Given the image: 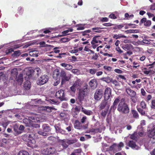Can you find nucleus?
Wrapping results in <instances>:
<instances>
[{
  "label": "nucleus",
  "mask_w": 155,
  "mask_h": 155,
  "mask_svg": "<svg viewBox=\"0 0 155 155\" xmlns=\"http://www.w3.org/2000/svg\"><path fill=\"white\" fill-rule=\"evenodd\" d=\"M87 118L86 116H84L83 117L81 120V122L82 123H84L86 120Z\"/></svg>",
  "instance_id": "774afa93"
},
{
  "label": "nucleus",
  "mask_w": 155,
  "mask_h": 155,
  "mask_svg": "<svg viewBox=\"0 0 155 155\" xmlns=\"http://www.w3.org/2000/svg\"><path fill=\"white\" fill-rule=\"evenodd\" d=\"M113 38L117 39H120V38H126V36L122 34H119L118 35L115 34L113 36Z\"/></svg>",
  "instance_id": "c756f323"
},
{
  "label": "nucleus",
  "mask_w": 155,
  "mask_h": 155,
  "mask_svg": "<svg viewBox=\"0 0 155 155\" xmlns=\"http://www.w3.org/2000/svg\"><path fill=\"white\" fill-rule=\"evenodd\" d=\"M76 88H77L74 87L73 85L70 87L71 90L74 92H75Z\"/></svg>",
  "instance_id": "338daca9"
},
{
  "label": "nucleus",
  "mask_w": 155,
  "mask_h": 155,
  "mask_svg": "<svg viewBox=\"0 0 155 155\" xmlns=\"http://www.w3.org/2000/svg\"><path fill=\"white\" fill-rule=\"evenodd\" d=\"M140 106L143 109H146V105L145 102L143 101H142L141 102Z\"/></svg>",
  "instance_id": "8fccbe9b"
},
{
  "label": "nucleus",
  "mask_w": 155,
  "mask_h": 155,
  "mask_svg": "<svg viewBox=\"0 0 155 155\" xmlns=\"http://www.w3.org/2000/svg\"><path fill=\"white\" fill-rule=\"evenodd\" d=\"M137 30L130 29L128 30L125 31V32L126 34H129L131 33H134L137 32Z\"/></svg>",
  "instance_id": "a19ab883"
},
{
  "label": "nucleus",
  "mask_w": 155,
  "mask_h": 155,
  "mask_svg": "<svg viewBox=\"0 0 155 155\" xmlns=\"http://www.w3.org/2000/svg\"><path fill=\"white\" fill-rule=\"evenodd\" d=\"M60 143L62 145L64 148H66L68 146V144L67 143V140H61L60 141Z\"/></svg>",
  "instance_id": "cd10ccee"
},
{
  "label": "nucleus",
  "mask_w": 155,
  "mask_h": 155,
  "mask_svg": "<svg viewBox=\"0 0 155 155\" xmlns=\"http://www.w3.org/2000/svg\"><path fill=\"white\" fill-rule=\"evenodd\" d=\"M115 50L119 53H121L123 52V51L119 47H116L115 48Z\"/></svg>",
  "instance_id": "e2e57ef3"
},
{
  "label": "nucleus",
  "mask_w": 155,
  "mask_h": 155,
  "mask_svg": "<svg viewBox=\"0 0 155 155\" xmlns=\"http://www.w3.org/2000/svg\"><path fill=\"white\" fill-rule=\"evenodd\" d=\"M32 102L33 103L35 102L36 104H40L41 103V100L39 99L38 101L36 99H34L32 101Z\"/></svg>",
  "instance_id": "4d7b16f0"
},
{
  "label": "nucleus",
  "mask_w": 155,
  "mask_h": 155,
  "mask_svg": "<svg viewBox=\"0 0 155 155\" xmlns=\"http://www.w3.org/2000/svg\"><path fill=\"white\" fill-rule=\"evenodd\" d=\"M97 71V70L95 68L90 69L89 70V72L91 74L94 75L96 73Z\"/></svg>",
  "instance_id": "37998d69"
},
{
  "label": "nucleus",
  "mask_w": 155,
  "mask_h": 155,
  "mask_svg": "<svg viewBox=\"0 0 155 155\" xmlns=\"http://www.w3.org/2000/svg\"><path fill=\"white\" fill-rule=\"evenodd\" d=\"M117 110L124 114H127L129 112V109L127 104L122 102L120 103L119 104Z\"/></svg>",
  "instance_id": "7ed1b4c3"
},
{
  "label": "nucleus",
  "mask_w": 155,
  "mask_h": 155,
  "mask_svg": "<svg viewBox=\"0 0 155 155\" xmlns=\"http://www.w3.org/2000/svg\"><path fill=\"white\" fill-rule=\"evenodd\" d=\"M81 84V80L79 79H77L76 81H75L73 85L76 88H78L80 85Z\"/></svg>",
  "instance_id": "72a5a7b5"
},
{
  "label": "nucleus",
  "mask_w": 155,
  "mask_h": 155,
  "mask_svg": "<svg viewBox=\"0 0 155 155\" xmlns=\"http://www.w3.org/2000/svg\"><path fill=\"white\" fill-rule=\"evenodd\" d=\"M124 27L122 25H120L115 26L114 28V29H121Z\"/></svg>",
  "instance_id": "0e129e2a"
},
{
  "label": "nucleus",
  "mask_w": 155,
  "mask_h": 155,
  "mask_svg": "<svg viewBox=\"0 0 155 155\" xmlns=\"http://www.w3.org/2000/svg\"><path fill=\"white\" fill-rule=\"evenodd\" d=\"M110 150H112L114 153L119 151L121 150L119 146L116 144H114L110 147Z\"/></svg>",
  "instance_id": "f8f14e48"
},
{
  "label": "nucleus",
  "mask_w": 155,
  "mask_h": 155,
  "mask_svg": "<svg viewBox=\"0 0 155 155\" xmlns=\"http://www.w3.org/2000/svg\"><path fill=\"white\" fill-rule=\"evenodd\" d=\"M100 80L102 81H105L106 83L108 84L111 82L112 80V78L109 76H107L106 78H101Z\"/></svg>",
  "instance_id": "412c9836"
},
{
  "label": "nucleus",
  "mask_w": 155,
  "mask_h": 155,
  "mask_svg": "<svg viewBox=\"0 0 155 155\" xmlns=\"http://www.w3.org/2000/svg\"><path fill=\"white\" fill-rule=\"evenodd\" d=\"M18 155H29V154L26 151L21 150L18 152Z\"/></svg>",
  "instance_id": "58836bf2"
},
{
  "label": "nucleus",
  "mask_w": 155,
  "mask_h": 155,
  "mask_svg": "<svg viewBox=\"0 0 155 155\" xmlns=\"http://www.w3.org/2000/svg\"><path fill=\"white\" fill-rule=\"evenodd\" d=\"M71 71L74 74L78 75L79 74V71L77 69H73Z\"/></svg>",
  "instance_id": "3c124183"
},
{
  "label": "nucleus",
  "mask_w": 155,
  "mask_h": 155,
  "mask_svg": "<svg viewBox=\"0 0 155 155\" xmlns=\"http://www.w3.org/2000/svg\"><path fill=\"white\" fill-rule=\"evenodd\" d=\"M90 86L92 89H95L97 85V81L96 79H93L91 80L89 82Z\"/></svg>",
  "instance_id": "9d476101"
},
{
  "label": "nucleus",
  "mask_w": 155,
  "mask_h": 155,
  "mask_svg": "<svg viewBox=\"0 0 155 155\" xmlns=\"http://www.w3.org/2000/svg\"><path fill=\"white\" fill-rule=\"evenodd\" d=\"M90 131L92 132L97 133L98 132H101V129L100 128H96V129H91Z\"/></svg>",
  "instance_id": "ea45409f"
},
{
  "label": "nucleus",
  "mask_w": 155,
  "mask_h": 155,
  "mask_svg": "<svg viewBox=\"0 0 155 155\" xmlns=\"http://www.w3.org/2000/svg\"><path fill=\"white\" fill-rule=\"evenodd\" d=\"M116 86H118L119 84V82L116 80H113L112 78V80L111 82Z\"/></svg>",
  "instance_id": "603ef678"
},
{
  "label": "nucleus",
  "mask_w": 155,
  "mask_h": 155,
  "mask_svg": "<svg viewBox=\"0 0 155 155\" xmlns=\"http://www.w3.org/2000/svg\"><path fill=\"white\" fill-rule=\"evenodd\" d=\"M11 72L12 74H14L15 75H17L18 73L17 70L16 68L13 69L12 71Z\"/></svg>",
  "instance_id": "680f3d73"
},
{
  "label": "nucleus",
  "mask_w": 155,
  "mask_h": 155,
  "mask_svg": "<svg viewBox=\"0 0 155 155\" xmlns=\"http://www.w3.org/2000/svg\"><path fill=\"white\" fill-rule=\"evenodd\" d=\"M60 65L62 67L64 68L67 70H70L72 68V66L70 64H67L65 63H62L60 64Z\"/></svg>",
  "instance_id": "6ab92c4d"
},
{
  "label": "nucleus",
  "mask_w": 155,
  "mask_h": 155,
  "mask_svg": "<svg viewBox=\"0 0 155 155\" xmlns=\"http://www.w3.org/2000/svg\"><path fill=\"white\" fill-rule=\"evenodd\" d=\"M60 74L61 77L62 78H63L66 75V74L65 72L64 71L62 70L61 71Z\"/></svg>",
  "instance_id": "5fc2aeb1"
},
{
  "label": "nucleus",
  "mask_w": 155,
  "mask_h": 155,
  "mask_svg": "<svg viewBox=\"0 0 155 155\" xmlns=\"http://www.w3.org/2000/svg\"><path fill=\"white\" fill-rule=\"evenodd\" d=\"M120 97H118L115 100L113 103V105L112 106V107L113 108H116L117 105L120 101Z\"/></svg>",
  "instance_id": "2f4dec72"
},
{
  "label": "nucleus",
  "mask_w": 155,
  "mask_h": 155,
  "mask_svg": "<svg viewBox=\"0 0 155 155\" xmlns=\"http://www.w3.org/2000/svg\"><path fill=\"white\" fill-rule=\"evenodd\" d=\"M55 96L59 98L61 101L65 99L64 91L62 90H60L57 92Z\"/></svg>",
  "instance_id": "0eeeda50"
},
{
  "label": "nucleus",
  "mask_w": 155,
  "mask_h": 155,
  "mask_svg": "<svg viewBox=\"0 0 155 155\" xmlns=\"http://www.w3.org/2000/svg\"><path fill=\"white\" fill-rule=\"evenodd\" d=\"M55 128L57 133H59L62 134H65V131L62 129L59 126L56 125L55 126Z\"/></svg>",
  "instance_id": "aec40b11"
},
{
  "label": "nucleus",
  "mask_w": 155,
  "mask_h": 155,
  "mask_svg": "<svg viewBox=\"0 0 155 155\" xmlns=\"http://www.w3.org/2000/svg\"><path fill=\"white\" fill-rule=\"evenodd\" d=\"M48 80V77L47 75H42L38 78L37 81V83L39 85H42L46 83Z\"/></svg>",
  "instance_id": "20e7f679"
},
{
  "label": "nucleus",
  "mask_w": 155,
  "mask_h": 155,
  "mask_svg": "<svg viewBox=\"0 0 155 155\" xmlns=\"http://www.w3.org/2000/svg\"><path fill=\"white\" fill-rule=\"evenodd\" d=\"M41 120V117L39 115L35 114L32 116L29 117L28 118H25L23 120V122L26 126L35 127V125H38L35 123L39 122Z\"/></svg>",
  "instance_id": "f03ea898"
},
{
  "label": "nucleus",
  "mask_w": 155,
  "mask_h": 155,
  "mask_svg": "<svg viewBox=\"0 0 155 155\" xmlns=\"http://www.w3.org/2000/svg\"><path fill=\"white\" fill-rule=\"evenodd\" d=\"M38 52L37 51H33L29 52V54L31 56L37 57L38 56Z\"/></svg>",
  "instance_id": "bb28decb"
},
{
  "label": "nucleus",
  "mask_w": 155,
  "mask_h": 155,
  "mask_svg": "<svg viewBox=\"0 0 155 155\" xmlns=\"http://www.w3.org/2000/svg\"><path fill=\"white\" fill-rule=\"evenodd\" d=\"M16 81L17 82L18 84L21 85L23 81V75L22 74H20L18 77L16 78Z\"/></svg>",
  "instance_id": "a211bd4d"
},
{
  "label": "nucleus",
  "mask_w": 155,
  "mask_h": 155,
  "mask_svg": "<svg viewBox=\"0 0 155 155\" xmlns=\"http://www.w3.org/2000/svg\"><path fill=\"white\" fill-rule=\"evenodd\" d=\"M81 111L84 114L87 115H91L93 114V112L91 111L85 109L83 107L81 108Z\"/></svg>",
  "instance_id": "5701e85b"
},
{
  "label": "nucleus",
  "mask_w": 155,
  "mask_h": 155,
  "mask_svg": "<svg viewBox=\"0 0 155 155\" xmlns=\"http://www.w3.org/2000/svg\"><path fill=\"white\" fill-rule=\"evenodd\" d=\"M19 125L17 124H15L13 126V129L14 131L17 134H18L21 133V131H19Z\"/></svg>",
  "instance_id": "4be33fe9"
},
{
  "label": "nucleus",
  "mask_w": 155,
  "mask_h": 155,
  "mask_svg": "<svg viewBox=\"0 0 155 155\" xmlns=\"http://www.w3.org/2000/svg\"><path fill=\"white\" fill-rule=\"evenodd\" d=\"M98 37L97 36H96L95 37H94L93 38V40L91 41V44L93 45H94L96 44H97L98 43H101V41L99 40L98 38Z\"/></svg>",
  "instance_id": "393cba45"
},
{
  "label": "nucleus",
  "mask_w": 155,
  "mask_h": 155,
  "mask_svg": "<svg viewBox=\"0 0 155 155\" xmlns=\"http://www.w3.org/2000/svg\"><path fill=\"white\" fill-rule=\"evenodd\" d=\"M70 40L69 38H64L61 39V41L62 42L65 43L69 41Z\"/></svg>",
  "instance_id": "de8ad7c7"
},
{
  "label": "nucleus",
  "mask_w": 155,
  "mask_h": 155,
  "mask_svg": "<svg viewBox=\"0 0 155 155\" xmlns=\"http://www.w3.org/2000/svg\"><path fill=\"white\" fill-rule=\"evenodd\" d=\"M151 25V21L150 20H147L146 21L144 25L147 26H149Z\"/></svg>",
  "instance_id": "864d4df0"
},
{
  "label": "nucleus",
  "mask_w": 155,
  "mask_h": 155,
  "mask_svg": "<svg viewBox=\"0 0 155 155\" xmlns=\"http://www.w3.org/2000/svg\"><path fill=\"white\" fill-rule=\"evenodd\" d=\"M100 20L103 22H107L108 21V19L107 17L101 18L100 19Z\"/></svg>",
  "instance_id": "bf43d9fd"
},
{
  "label": "nucleus",
  "mask_w": 155,
  "mask_h": 155,
  "mask_svg": "<svg viewBox=\"0 0 155 155\" xmlns=\"http://www.w3.org/2000/svg\"><path fill=\"white\" fill-rule=\"evenodd\" d=\"M37 138V135L33 132L28 133L22 137L23 140L28 141V145L29 147L32 148H35L37 146L35 144V140Z\"/></svg>",
  "instance_id": "f257e3e1"
},
{
  "label": "nucleus",
  "mask_w": 155,
  "mask_h": 155,
  "mask_svg": "<svg viewBox=\"0 0 155 155\" xmlns=\"http://www.w3.org/2000/svg\"><path fill=\"white\" fill-rule=\"evenodd\" d=\"M150 107L152 109H155V100L154 99L152 100Z\"/></svg>",
  "instance_id": "49530a36"
},
{
  "label": "nucleus",
  "mask_w": 155,
  "mask_h": 155,
  "mask_svg": "<svg viewBox=\"0 0 155 155\" xmlns=\"http://www.w3.org/2000/svg\"><path fill=\"white\" fill-rule=\"evenodd\" d=\"M87 87L88 86L87 84H85L82 89L80 91V93L83 94L84 96L87 95L88 94Z\"/></svg>",
  "instance_id": "dca6fc26"
},
{
  "label": "nucleus",
  "mask_w": 155,
  "mask_h": 155,
  "mask_svg": "<svg viewBox=\"0 0 155 155\" xmlns=\"http://www.w3.org/2000/svg\"><path fill=\"white\" fill-rule=\"evenodd\" d=\"M43 129L44 131L47 132L49 131L51 128L48 124H45L42 126Z\"/></svg>",
  "instance_id": "c85d7f7f"
},
{
  "label": "nucleus",
  "mask_w": 155,
  "mask_h": 155,
  "mask_svg": "<svg viewBox=\"0 0 155 155\" xmlns=\"http://www.w3.org/2000/svg\"><path fill=\"white\" fill-rule=\"evenodd\" d=\"M50 149H52V152L54 150V148L53 147L48 146L42 148L41 150V152L43 154H49V153H52V152L49 151Z\"/></svg>",
  "instance_id": "39448f33"
},
{
  "label": "nucleus",
  "mask_w": 155,
  "mask_h": 155,
  "mask_svg": "<svg viewBox=\"0 0 155 155\" xmlns=\"http://www.w3.org/2000/svg\"><path fill=\"white\" fill-rule=\"evenodd\" d=\"M13 51V50L12 48H9L6 51V53L7 54L10 53Z\"/></svg>",
  "instance_id": "69168bd1"
},
{
  "label": "nucleus",
  "mask_w": 155,
  "mask_h": 155,
  "mask_svg": "<svg viewBox=\"0 0 155 155\" xmlns=\"http://www.w3.org/2000/svg\"><path fill=\"white\" fill-rule=\"evenodd\" d=\"M18 11L19 15H22L23 13L24 10L23 8L21 7H20L18 8Z\"/></svg>",
  "instance_id": "a18cd8bd"
},
{
  "label": "nucleus",
  "mask_w": 155,
  "mask_h": 155,
  "mask_svg": "<svg viewBox=\"0 0 155 155\" xmlns=\"http://www.w3.org/2000/svg\"><path fill=\"white\" fill-rule=\"evenodd\" d=\"M72 29H70V30H67L62 32V34L64 35H67L68 34L69 31H70V32H72Z\"/></svg>",
  "instance_id": "6e6d98bb"
},
{
  "label": "nucleus",
  "mask_w": 155,
  "mask_h": 155,
  "mask_svg": "<svg viewBox=\"0 0 155 155\" xmlns=\"http://www.w3.org/2000/svg\"><path fill=\"white\" fill-rule=\"evenodd\" d=\"M71 76V74H68L67 75H66L64 77L62 78L61 84H63L65 81H69L70 79Z\"/></svg>",
  "instance_id": "f3484780"
},
{
  "label": "nucleus",
  "mask_w": 155,
  "mask_h": 155,
  "mask_svg": "<svg viewBox=\"0 0 155 155\" xmlns=\"http://www.w3.org/2000/svg\"><path fill=\"white\" fill-rule=\"evenodd\" d=\"M45 100L49 102L51 104H54L57 103V101L53 99H49L48 98H46Z\"/></svg>",
  "instance_id": "473e14b6"
},
{
  "label": "nucleus",
  "mask_w": 155,
  "mask_h": 155,
  "mask_svg": "<svg viewBox=\"0 0 155 155\" xmlns=\"http://www.w3.org/2000/svg\"><path fill=\"white\" fill-rule=\"evenodd\" d=\"M126 91L131 98L134 97L136 95V92L129 87L126 88Z\"/></svg>",
  "instance_id": "9b49d317"
},
{
  "label": "nucleus",
  "mask_w": 155,
  "mask_h": 155,
  "mask_svg": "<svg viewBox=\"0 0 155 155\" xmlns=\"http://www.w3.org/2000/svg\"><path fill=\"white\" fill-rule=\"evenodd\" d=\"M132 45L130 44H126L124 45L122 48L125 51H127L130 48Z\"/></svg>",
  "instance_id": "f704fd0d"
},
{
  "label": "nucleus",
  "mask_w": 155,
  "mask_h": 155,
  "mask_svg": "<svg viewBox=\"0 0 155 155\" xmlns=\"http://www.w3.org/2000/svg\"><path fill=\"white\" fill-rule=\"evenodd\" d=\"M39 109L42 112L43 111L50 112L51 111L53 108L51 107L46 106H42L39 107Z\"/></svg>",
  "instance_id": "ddd939ff"
},
{
  "label": "nucleus",
  "mask_w": 155,
  "mask_h": 155,
  "mask_svg": "<svg viewBox=\"0 0 155 155\" xmlns=\"http://www.w3.org/2000/svg\"><path fill=\"white\" fill-rule=\"evenodd\" d=\"M104 69L106 71L110 72L113 71V68L112 67L107 66H104L103 67Z\"/></svg>",
  "instance_id": "c9c22d12"
},
{
  "label": "nucleus",
  "mask_w": 155,
  "mask_h": 155,
  "mask_svg": "<svg viewBox=\"0 0 155 155\" xmlns=\"http://www.w3.org/2000/svg\"><path fill=\"white\" fill-rule=\"evenodd\" d=\"M74 153H76L78 155L79 153H80L81 151V149H78L76 150H74Z\"/></svg>",
  "instance_id": "13d9d810"
},
{
  "label": "nucleus",
  "mask_w": 155,
  "mask_h": 155,
  "mask_svg": "<svg viewBox=\"0 0 155 155\" xmlns=\"http://www.w3.org/2000/svg\"><path fill=\"white\" fill-rule=\"evenodd\" d=\"M34 71L35 72H36L37 73V74L38 75L40 74L41 72V69L38 68H35L34 70Z\"/></svg>",
  "instance_id": "09e8293b"
},
{
  "label": "nucleus",
  "mask_w": 155,
  "mask_h": 155,
  "mask_svg": "<svg viewBox=\"0 0 155 155\" xmlns=\"http://www.w3.org/2000/svg\"><path fill=\"white\" fill-rule=\"evenodd\" d=\"M103 95V92L100 89L97 90L94 93V97L95 100H99L101 98Z\"/></svg>",
  "instance_id": "423d86ee"
},
{
  "label": "nucleus",
  "mask_w": 155,
  "mask_h": 155,
  "mask_svg": "<svg viewBox=\"0 0 155 155\" xmlns=\"http://www.w3.org/2000/svg\"><path fill=\"white\" fill-rule=\"evenodd\" d=\"M132 114H133L134 117L136 118H137L139 117V115L137 112L135 110H132Z\"/></svg>",
  "instance_id": "79ce46f5"
},
{
  "label": "nucleus",
  "mask_w": 155,
  "mask_h": 155,
  "mask_svg": "<svg viewBox=\"0 0 155 155\" xmlns=\"http://www.w3.org/2000/svg\"><path fill=\"white\" fill-rule=\"evenodd\" d=\"M8 124L9 123L8 122H3L2 124V126L5 129L7 126Z\"/></svg>",
  "instance_id": "052dcab7"
},
{
  "label": "nucleus",
  "mask_w": 155,
  "mask_h": 155,
  "mask_svg": "<svg viewBox=\"0 0 155 155\" xmlns=\"http://www.w3.org/2000/svg\"><path fill=\"white\" fill-rule=\"evenodd\" d=\"M148 135L149 137L154 139L155 142V126H153L152 130L149 131Z\"/></svg>",
  "instance_id": "2eb2a0df"
},
{
  "label": "nucleus",
  "mask_w": 155,
  "mask_h": 155,
  "mask_svg": "<svg viewBox=\"0 0 155 155\" xmlns=\"http://www.w3.org/2000/svg\"><path fill=\"white\" fill-rule=\"evenodd\" d=\"M74 127L76 129L81 130L86 129L87 128V127L85 126H82L80 123L77 120H76L75 122Z\"/></svg>",
  "instance_id": "6e6552de"
},
{
  "label": "nucleus",
  "mask_w": 155,
  "mask_h": 155,
  "mask_svg": "<svg viewBox=\"0 0 155 155\" xmlns=\"http://www.w3.org/2000/svg\"><path fill=\"white\" fill-rule=\"evenodd\" d=\"M111 93V90L109 87H107L105 90L104 94V99L105 100H108L110 98Z\"/></svg>",
  "instance_id": "1a4fd4ad"
},
{
  "label": "nucleus",
  "mask_w": 155,
  "mask_h": 155,
  "mask_svg": "<svg viewBox=\"0 0 155 155\" xmlns=\"http://www.w3.org/2000/svg\"><path fill=\"white\" fill-rule=\"evenodd\" d=\"M145 39H143L142 41L140 42V44L143 45H144L145 44L149 45L150 44V41L151 40H148L146 39L145 37Z\"/></svg>",
  "instance_id": "a878e982"
},
{
  "label": "nucleus",
  "mask_w": 155,
  "mask_h": 155,
  "mask_svg": "<svg viewBox=\"0 0 155 155\" xmlns=\"http://www.w3.org/2000/svg\"><path fill=\"white\" fill-rule=\"evenodd\" d=\"M137 110L142 115H145V111L142 108H138Z\"/></svg>",
  "instance_id": "c03bdc74"
},
{
  "label": "nucleus",
  "mask_w": 155,
  "mask_h": 155,
  "mask_svg": "<svg viewBox=\"0 0 155 155\" xmlns=\"http://www.w3.org/2000/svg\"><path fill=\"white\" fill-rule=\"evenodd\" d=\"M129 146L133 149L138 150L140 148V147L137 145L134 141H130L129 142Z\"/></svg>",
  "instance_id": "4468645a"
},
{
  "label": "nucleus",
  "mask_w": 155,
  "mask_h": 155,
  "mask_svg": "<svg viewBox=\"0 0 155 155\" xmlns=\"http://www.w3.org/2000/svg\"><path fill=\"white\" fill-rule=\"evenodd\" d=\"M106 101V100H105L104 101H103L101 102V104L100 105V108L101 109H103L105 107L107 103V102Z\"/></svg>",
  "instance_id": "4c0bfd02"
},
{
  "label": "nucleus",
  "mask_w": 155,
  "mask_h": 155,
  "mask_svg": "<svg viewBox=\"0 0 155 155\" xmlns=\"http://www.w3.org/2000/svg\"><path fill=\"white\" fill-rule=\"evenodd\" d=\"M85 96L83 95V94L79 93V94L78 97V99L80 102H81L83 100L84 97Z\"/></svg>",
  "instance_id": "e433bc0d"
},
{
  "label": "nucleus",
  "mask_w": 155,
  "mask_h": 155,
  "mask_svg": "<svg viewBox=\"0 0 155 155\" xmlns=\"http://www.w3.org/2000/svg\"><path fill=\"white\" fill-rule=\"evenodd\" d=\"M77 140L75 138L71 140H67V143L68 145H70L76 142Z\"/></svg>",
  "instance_id": "7c9ffc66"
},
{
  "label": "nucleus",
  "mask_w": 155,
  "mask_h": 155,
  "mask_svg": "<svg viewBox=\"0 0 155 155\" xmlns=\"http://www.w3.org/2000/svg\"><path fill=\"white\" fill-rule=\"evenodd\" d=\"M30 83V81L28 80L26 81L24 83V87L26 90H28L29 89L31 86Z\"/></svg>",
  "instance_id": "b1692460"
}]
</instances>
